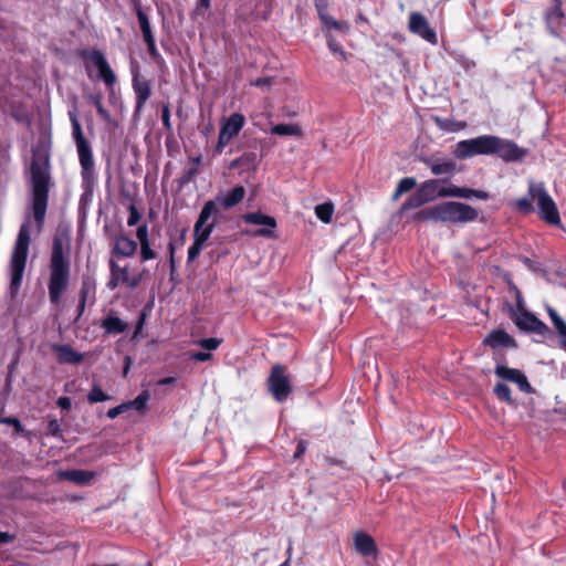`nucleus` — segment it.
<instances>
[{"label": "nucleus", "mask_w": 566, "mask_h": 566, "mask_svg": "<svg viewBox=\"0 0 566 566\" xmlns=\"http://www.w3.org/2000/svg\"><path fill=\"white\" fill-rule=\"evenodd\" d=\"M71 282V260L63 240L54 237L49 262L48 291L51 304L57 305Z\"/></svg>", "instance_id": "f257e3e1"}, {"label": "nucleus", "mask_w": 566, "mask_h": 566, "mask_svg": "<svg viewBox=\"0 0 566 566\" xmlns=\"http://www.w3.org/2000/svg\"><path fill=\"white\" fill-rule=\"evenodd\" d=\"M30 175L33 217L41 228L45 219L51 186L50 158L48 155H33L30 165Z\"/></svg>", "instance_id": "f03ea898"}, {"label": "nucleus", "mask_w": 566, "mask_h": 566, "mask_svg": "<svg viewBox=\"0 0 566 566\" xmlns=\"http://www.w3.org/2000/svg\"><path fill=\"white\" fill-rule=\"evenodd\" d=\"M478 216V210L467 203L446 201L419 211L417 218L421 221L467 223L474 221Z\"/></svg>", "instance_id": "7ed1b4c3"}, {"label": "nucleus", "mask_w": 566, "mask_h": 566, "mask_svg": "<svg viewBox=\"0 0 566 566\" xmlns=\"http://www.w3.org/2000/svg\"><path fill=\"white\" fill-rule=\"evenodd\" d=\"M72 135L76 144L78 160L81 165L82 187L85 193H92L96 185V171L93 153L88 140L85 138L82 126L75 114L70 113Z\"/></svg>", "instance_id": "20e7f679"}, {"label": "nucleus", "mask_w": 566, "mask_h": 566, "mask_svg": "<svg viewBox=\"0 0 566 566\" xmlns=\"http://www.w3.org/2000/svg\"><path fill=\"white\" fill-rule=\"evenodd\" d=\"M30 245V232L28 224L20 227L18 238L10 260V293L14 296L22 283Z\"/></svg>", "instance_id": "39448f33"}, {"label": "nucleus", "mask_w": 566, "mask_h": 566, "mask_svg": "<svg viewBox=\"0 0 566 566\" xmlns=\"http://www.w3.org/2000/svg\"><path fill=\"white\" fill-rule=\"evenodd\" d=\"M216 212L214 202L207 201L199 214L195 224V243L188 251L189 260H195L202 250L203 243L207 241L214 227V220L209 222V219Z\"/></svg>", "instance_id": "423d86ee"}, {"label": "nucleus", "mask_w": 566, "mask_h": 566, "mask_svg": "<svg viewBox=\"0 0 566 566\" xmlns=\"http://www.w3.org/2000/svg\"><path fill=\"white\" fill-rule=\"evenodd\" d=\"M528 195L533 200L537 201L541 218L549 224H559L560 217L558 209L545 189L543 182L530 181Z\"/></svg>", "instance_id": "0eeeda50"}, {"label": "nucleus", "mask_w": 566, "mask_h": 566, "mask_svg": "<svg viewBox=\"0 0 566 566\" xmlns=\"http://www.w3.org/2000/svg\"><path fill=\"white\" fill-rule=\"evenodd\" d=\"M493 135L461 140L455 145L453 155L458 159H467L476 155H492Z\"/></svg>", "instance_id": "6e6552de"}, {"label": "nucleus", "mask_w": 566, "mask_h": 566, "mask_svg": "<svg viewBox=\"0 0 566 566\" xmlns=\"http://www.w3.org/2000/svg\"><path fill=\"white\" fill-rule=\"evenodd\" d=\"M269 390L273 397L282 402L287 399L291 394V384L289 377L285 375L284 367L274 366L269 378Z\"/></svg>", "instance_id": "1a4fd4ad"}, {"label": "nucleus", "mask_w": 566, "mask_h": 566, "mask_svg": "<svg viewBox=\"0 0 566 566\" xmlns=\"http://www.w3.org/2000/svg\"><path fill=\"white\" fill-rule=\"evenodd\" d=\"M245 118L240 113H233L222 125L218 138L217 150L221 151L244 126Z\"/></svg>", "instance_id": "9d476101"}, {"label": "nucleus", "mask_w": 566, "mask_h": 566, "mask_svg": "<svg viewBox=\"0 0 566 566\" xmlns=\"http://www.w3.org/2000/svg\"><path fill=\"white\" fill-rule=\"evenodd\" d=\"M513 319L520 329L532 332L538 335H546L549 332L547 325L537 318L533 313L526 311L525 307L516 310Z\"/></svg>", "instance_id": "9b49d317"}, {"label": "nucleus", "mask_w": 566, "mask_h": 566, "mask_svg": "<svg viewBox=\"0 0 566 566\" xmlns=\"http://www.w3.org/2000/svg\"><path fill=\"white\" fill-rule=\"evenodd\" d=\"M492 155H499L505 161H517L525 157L526 151L520 148L515 143L494 136Z\"/></svg>", "instance_id": "f8f14e48"}, {"label": "nucleus", "mask_w": 566, "mask_h": 566, "mask_svg": "<svg viewBox=\"0 0 566 566\" xmlns=\"http://www.w3.org/2000/svg\"><path fill=\"white\" fill-rule=\"evenodd\" d=\"M82 56L88 59L97 67L99 77L107 86L115 84L116 75L99 50L84 51Z\"/></svg>", "instance_id": "ddd939ff"}, {"label": "nucleus", "mask_w": 566, "mask_h": 566, "mask_svg": "<svg viewBox=\"0 0 566 566\" xmlns=\"http://www.w3.org/2000/svg\"><path fill=\"white\" fill-rule=\"evenodd\" d=\"M495 375L504 380L514 382L517 385L518 389L526 394H532L533 388L527 380V377L523 371L515 368H510L507 366L497 365L494 370Z\"/></svg>", "instance_id": "4468645a"}, {"label": "nucleus", "mask_w": 566, "mask_h": 566, "mask_svg": "<svg viewBox=\"0 0 566 566\" xmlns=\"http://www.w3.org/2000/svg\"><path fill=\"white\" fill-rule=\"evenodd\" d=\"M409 30L430 43L437 42V34L430 28L427 19L419 12H412L409 17Z\"/></svg>", "instance_id": "2eb2a0df"}, {"label": "nucleus", "mask_w": 566, "mask_h": 566, "mask_svg": "<svg viewBox=\"0 0 566 566\" xmlns=\"http://www.w3.org/2000/svg\"><path fill=\"white\" fill-rule=\"evenodd\" d=\"M443 184L444 180L442 179H429L423 181L418 189L426 202H430L437 198L449 197V195H447V192H449V186H443Z\"/></svg>", "instance_id": "dca6fc26"}, {"label": "nucleus", "mask_w": 566, "mask_h": 566, "mask_svg": "<svg viewBox=\"0 0 566 566\" xmlns=\"http://www.w3.org/2000/svg\"><path fill=\"white\" fill-rule=\"evenodd\" d=\"M244 222L255 226H263L264 228L258 230L255 235L272 237L273 231L276 228V220L261 212L247 213L243 217Z\"/></svg>", "instance_id": "f3484780"}, {"label": "nucleus", "mask_w": 566, "mask_h": 566, "mask_svg": "<svg viewBox=\"0 0 566 566\" xmlns=\"http://www.w3.org/2000/svg\"><path fill=\"white\" fill-rule=\"evenodd\" d=\"M133 88L136 94L135 113L138 114L143 109L147 99L150 97L151 84L148 80L140 76L139 73H134Z\"/></svg>", "instance_id": "a211bd4d"}, {"label": "nucleus", "mask_w": 566, "mask_h": 566, "mask_svg": "<svg viewBox=\"0 0 566 566\" xmlns=\"http://www.w3.org/2000/svg\"><path fill=\"white\" fill-rule=\"evenodd\" d=\"M245 196V189L242 186L234 187L231 191L223 196H218L214 200H211L214 202L216 212L212 214V217H217L219 213L218 206L230 209L238 203H240Z\"/></svg>", "instance_id": "6ab92c4d"}, {"label": "nucleus", "mask_w": 566, "mask_h": 566, "mask_svg": "<svg viewBox=\"0 0 566 566\" xmlns=\"http://www.w3.org/2000/svg\"><path fill=\"white\" fill-rule=\"evenodd\" d=\"M136 14L139 23L140 31L143 33L144 41L147 45V50L150 55H157L156 43L151 31L150 22L146 12L138 6Z\"/></svg>", "instance_id": "aec40b11"}, {"label": "nucleus", "mask_w": 566, "mask_h": 566, "mask_svg": "<svg viewBox=\"0 0 566 566\" xmlns=\"http://www.w3.org/2000/svg\"><path fill=\"white\" fill-rule=\"evenodd\" d=\"M52 350L56 355L60 364H80L83 360V355L74 350L70 345H52Z\"/></svg>", "instance_id": "412c9836"}, {"label": "nucleus", "mask_w": 566, "mask_h": 566, "mask_svg": "<svg viewBox=\"0 0 566 566\" xmlns=\"http://www.w3.org/2000/svg\"><path fill=\"white\" fill-rule=\"evenodd\" d=\"M355 549L363 556H371L377 553V546L374 538L364 532H357L354 535Z\"/></svg>", "instance_id": "4be33fe9"}, {"label": "nucleus", "mask_w": 566, "mask_h": 566, "mask_svg": "<svg viewBox=\"0 0 566 566\" xmlns=\"http://www.w3.org/2000/svg\"><path fill=\"white\" fill-rule=\"evenodd\" d=\"M447 195H449L450 198L463 199L476 198L480 200H488L490 198L489 192L484 190L458 187L454 185H449V192H447Z\"/></svg>", "instance_id": "5701e85b"}, {"label": "nucleus", "mask_w": 566, "mask_h": 566, "mask_svg": "<svg viewBox=\"0 0 566 566\" xmlns=\"http://www.w3.org/2000/svg\"><path fill=\"white\" fill-rule=\"evenodd\" d=\"M137 250V243L123 234H118L114 239L113 254L116 256H132Z\"/></svg>", "instance_id": "b1692460"}, {"label": "nucleus", "mask_w": 566, "mask_h": 566, "mask_svg": "<svg viewBox=\"0 0 566 566\" xmlns=\"http://www.w3.org/2000/svg\"><path fill=\"white\" fill-rule=\"evenodd\" d=\"M96 282L93 277L84 275L80 289L78 300L88 302V305H93L96 301Z\"/></svg>", "instance_id": "393cba45"}, {"label": "nucleus", "mask_w": 566, "mask_h": 566, "mask_svg": "<svg viewBox=\"0 0 566 566\" xmlns=\"http://www.w3.org/2000/svg\"><path fill=\"white\" fill-rule=\"evenodd\" d=\"M513 343L512 337L503 329L491 332L484 339V344L492 348L507 347Z\"/></svg>", "instance_id": "a878e982"}, {"label": "nucleus", "mask_w": 566, "mask_h": 566, "mask_svg": "<svg viewBox=\"0 0 566 566\" xmlns=\"http://www.w3.org/2000/svg\"><path fill=\"white\" fill-rule=\"evenodd\" d=\"M101 326L105 329L106 334L112 335L122 334L128 328V325L125 322L114 315H108L104 318Z\"/></svg>", "instance_id": "bb28decb"}, {"label": "nucleus", "mask_w": 566, "mask_h": 566, "mask_svg": "<svg viewBox=\"0 0 566 566\" xmlns=\"http://www.w3.org/2000/svg\"><path fill=\"white\" fill-rule=\"evenodd\" d=\"M161 120L164 126L169 130V134L166 138V147L169 156L174 157V154L177 153V143L174 139L172 135V128L170 124V112L168 106H164L163 114H161Z\"/></svg>", "instance_id": "cd10ccee"}, {"label": "nucleus", "mask_w": 566, "mask_h": 566, "mask_svg": "<svg viewBox=\"0 0 566 566\" xmlns=\"http://www.w3.org/2000/svg\"><path fill=\"white\" fill-rule=\"evenodd\" d=\"M547 313L559 335L560 345L566 349V323L553 307L547 306Z\"/></svg>", "instance_id": "c85d7f7f"}, {"label": "nucleus", "mask_w": 566, "mask_h": 566, "mask_svg": "<svg viewBox=\"0 0 566 566\" xmlns=\"http://www.w3.org/2000/svg\"><path fill=\"white\" fill-rule=\"evenodd\" d=\"M547 313L559 335L560 345L566 349V323L553 307L547 306Z\"/></svg>", "instance_id": "c756f323"}, {"label": "nucleus", "mask_w": 566, "mask_h": 566, "mask_svg": "<svg viewBox=\"0 0 566 566\" xmlns=\"http://www.w3.org/2000/svg\"><path fill=\"white\" fill-rule=\"evenodd\" d=\"M430 170L436 176L448 175L453 176L457 172V164L452 160H446L441 163L429 161Z\"/></svg>", "instance_id": "7c9ffc66"}, {"label": "nucleus", "mask_w": 566, "mask_h": 566, "mask_svg": "<svg viewBox=\"0 0 566 566\" xmlns=\"http://www.w3.org/2000/svg\"><path fill=\"white\" fill-rule=\"evenodd\" d=\"M150 399V394L148 390H143L139 395L129 401H126L127 410L135 409L140 415H145L147 412V402Z\"/></svg>", "instance_id": "2f4dec72"}, {"label": "nucleus", "mask_w": 566, "mask_h": 566, "mask_svg": "<svg viewBox=\"0 0 566 566\" xmlns=\"http://www.w3.org/2000/svg\"><path fill=\"white\" fill-rule=\"evenodd\" d=\"M271 133L277 136H297L301 137L303 132L298 124H277L271 128Z\"/></svg>", "instance_id": "473e14b6"}, {"label": "nucleus", "mask_w": 566, "mask_h": 566, "mask_svg": "<svg viewBox=\"0 0 566 566\" xmlns=\"http://www.w3.org/2000/svg\"><path fill=\"white\" fill-rule=\"evenodd\" d=\"M111 274L112 279L108 283V286L114 289L117 286L118 282L127 283L128 282V271L126 268H120L114 261H111Z\"/></svg>", "instance_id": "72a5a7b5"}, {"label": "nucleus", "mask_w": 566, "mask_h": 566, "mask_svg": "<svg viewBox=\"0 0 566 566\" xmlns=\"http://www.w3.org/2000/svg\"><path fill=\"white\" fill-rule=\"evenodd\" d=\"M93 472L86 470H69L63 473V476L76 484H85L93 479Z\"/></svg>", "instance_id": "f704fd0d"}, {"label": "nucleus", "mask_w": 566, "mask_h": 566, "mask_svg": "<svg viewBox=\"0 0 566 566\" xmlns=\"http://www.w3.org/2000/svg\"><path fill=\"white\" fill-rule=\"evenodd\" d=\"M321 20L328 32L332 30H336L340 33H347L349 31L348 23L343 21H336L333 17L328 14L321 13Z\"/></svg>", "instance_id": "c9c22d12"}, {"label": "nucleus", "mask_w": 566, "mask_h": 566, "mask_svg": "<svg viewBox=\"0 0 566 566\" xmlns=\"http://www.w3.org/2000/svg\"><path fill=\"white\" fill-rule=\"evenodd\" d=\"M417 185V181L415 178L412 177H406V178H402L397 188H396V191L394 192L392 195V200H398L400 198V196L407 191H410L411 189H413Z\"/></svg>", "instance_id": "e433bc0d"}, {"label": "nucleus", "mask_w": 566, "mask_h": 566, "mask_svg": "<svg viewBox=\"0 0 566 566\" xmlns=\"http://www.w3.org/2000/svg\"><path fill=\"white\" fill-rule=\"evenodd\" d=\"M334 212V206L331 202H325L315 207L316 217L324 223H329Z\"/></svg>", "instance_id": "4c0bfd02"}, {"label": "nucleus", "mask_w": 566, "mask_h": 566, "mask_svg": "<svg viewBox=\"0 0 566 566\" xmlns=\"http://www.w3.org/2000/svg\"><path fill=\"white\" fill-rule=\"evenodd\" d=\"M493 391L500 400L505 401L509 405H515V401L511 395V389L507 385L497 382Z\"/></svg>", "instance_id": "58836bf2"}, {"label": "nucleus", "mask_w": 566, "mask_h": 566, "mask_svg": "<svg viewBox=\"0 0 566 566\" xmlns=\"http://www.w3.org/2000/svg\"><path fill=\"white\" fill-rule=\"evenodd\" d=\"M563 15L562 3L559 0H555L553 8L546 14L547 23L549 25H558Z\"/></svg>", "instance_id": "ea45409f"}, {"label": "nucleus", "mask_w": 566, "mask_h": 566, "mask_svg": "<svg viewBox=\"0 0 566 566\" xmlns=\"http://www.w3.org/2000/svg\"><path fill=\"white\" fill-rule=\"evenodd\" d=\"M427 203L419 189L410 196L402 205L401 210H411Z\"/></svg>", "instance_id": "a19ab883"}, {"label": "nucleus", "mask_w": 566, "mask_h": 566, "mask_svg": "<svg viewBox=\"0 0 566 566\" xmlns=\"http://www.w3.org/2000/svg\"><path fill=\"white\" fill-rule=\"evenodd\" d=\"M90 101L91 103L95 106L96 108V112L98 114V116L108 122L111 119V114L104 107L103 105V98L99 94H95V95H91L90 96Z\"/></svg>", "instance_id": "79ce46f5"}, {"label": "nucleus", "mask_w": 566, "mask_h": 566, "mask_svg": "<svg viewBox=\"0 0 566 566\" xmlns=\"http://www.w3.org/2000/svg\"><path fill=\"white\" fill-rule=\"evenodd\" d=\"M109 399V396L103 391V389L95 385L92 387L91 391L87 395V401L90 403L103 402Z\"/></svg>", "instance_id": "37998d69"}, {"label": "nucleus", "mask_w": 566, "mask_h": 566, "mask_svg": "<svg viewBox=\"0 0 566 566\" xmlns=\"http://www.w3.org/2000/svg\"><path fill=\"white\" fill-rule=\"evenodd\" d=\"M0 423L11 426L17 434L25 436V429L15 417H3L0 415Z\"/></svg>", "instance_id": "c03bdc74"}, {"label": "nucleus", "mask_w": 566, "mask_h": 566, "mask_svg": "<svg viewBox=\"0 0 566 566\" xmlns=\"http://www.w3.org/2000/svg\"><path fill=\"white\" fill-rule=\"evenodd\" d=\"M222 343L221 338L217 337H210V338H203L195 342V344L199 345L203 349H206L208 353L211 350H216Z\"/></svg>", "instance_id": "a18cd8bd"}, {"label": "nucleus", "mask_w": 566, "mask_h": 566, "mask_svg": "<svg viewBox=\"0 0 566 566\" xmlns=\"http://www.w3.org/2000/svg\"><path fill=\"white\" fill-rule=\"evenodd\" d=\"M237 163L242 166H248V167L254 168L259 164V158L255 153H245L238 160H235L233 163V165H235Z\"/></svg>", "instance_id": "49530a36"}, {"label": "nucleus", "mask_w": 566, "mask_h": 566, "mask_svg": "<svg viewBox=\"0 0 566 566\" xmlns=\"http://www.w3.org/2000/svg\"><path fill=\"white\" fill-rule=\"evenodd\" d=\"M48 434L54 438L63 437V431L57 419H52L48 422Z\"/></svg>", "instance_id": "de8ad7c7"}, {"label": "nucleus", "mask_w": 566, "mask_h": 566, "mask_svg": "<svg viewBox=\"0 0 566 566\" xmlns=\"http://www.w3.org/2000/svg\"><path fill=\"white\" fill-rule=\"evenodd\" d=\"M128 212H129V216L127 219V224L129 227L136 226L142 219V214H140L139 210L137 209V207L134 203H130L128 207Z\"/></svg>", "instance_id": "09e8293b"}, {"label": "nucleus", "mask_w": 566, "mask_h": 566, "mask_svg": "<svg viewBox=\"0 0 566 566\" xmlns=\"http://www.w3.org/2000/svg\"><path fill=\"white\" fill-rule=\"evenodd\" d=\"M189 359L196 361H208L212 358V354L208 352H189L185 354Z\"/></svg>", "instance_id": "8fccbe9b"}, {"label": "nucleus", "mask_w": 566, "mask_h": 566, "mask_svg": "<svg viewBox=\"0 0 566 566\" xmlns=\"http://www.w3.org/2000/svg\"><path fill=\"white\" fill-rule=\"evenodd\" d=\"M531 200H533L531 197L530 198H521V199L516 200L515 206L520 211L530 213L533 211V206H532Z\"/></svg>", "instance_id": "3c124183"}, {"label": "nucleus", "mask_w": 566, "mask_h": 566, "mask_svg": "<svg viewBox=\"0 0 566 566\" xmlns=\"http://www.w3.org/2000/svg\"><path fill=\"white\" fill-rule=\"evenodd\" d=\"M509 291L514 296V298L516 301V310H521L522 307H524V301H523V297H522V294H521V291L518 290V287L516 285H514L513 283H510Z\"/></svg>", "instance_id": "603ef678"}, {"label": "nucleus", "mask_w": 566, "mask_h": 566, "mask_svg": "<svg viewBox=\"0 0 566 566\" xmlns=\"http://www.w3.org/2000/svg\"><path fill=\"white\" fill-rule=\"evenodd\" d=\"M126 411H128L127 410V405H126V402H123V403H120V405H118L116 407H113V408L108 409L106 416L109 419H115L116 417H118L119 415H122V413H124Z\"/></svg>", "instance_id": "864d4df0"}, {"label": "nucleus", "mask_w": 566, "mask_h": 566, "mask_svg": "<svg viewBox=\"0 0 566 566\" xmlns=\"http://www.w3.org/2000/svg\"><path fill=\"white\" fill-rule=\"evenodd\" d=\"M140 256L143 261L151 260L155 258V252L150 249L149 242L140 244Z\"/></svg>", "instance_id": "5fc2aeb1"}, {"label": "nucleus", "mask_w": 566, "mask_h": 566, "mask_svg": "<svg viewBox=\"0 0 566 566\" xmlns=\"http://www.w3.org/2000/svg\"><path fill=\"white\" fill-rule=\"evenodd\" d=\"M136 235H137L140 244H143V242H145V243L149 242L147 224L139 226L137 228Z\"/></svg>", "instance_id": "6e6d98bb"}, {"label": "nucleus", "mask_w": 566, "mask_h": 566, "mask_svg": "<svg viewBox=\"0 0 566 566\" xmlns=\"http://www.w3.org/2000/svg\"><path fill=\"white\" fill-rule=\"evenodd\" d=\"M199 163H200V157H196L191 167L189 168L187 175L182 178V182L189 181L192 178V176L196 175L197 166L199 165Z\"/></svg>", "instance_id": "4d7b16f0"}, {"label": "nucleus", "mask_w": 566, "mask_h": 566, "mask_svg": "<svg viewBox=\"0 0 566 566\" xmlns=\"http://www.w3.org/2000/svg\"><path fill=\"white\" fill-rule=\"evenodd\" d=\"M169 253H170V268H171V280H174L175 271H176V260H175V244L172 241L169 242Z\"/></svg>", "instance_id": "13d9d810"}, {"label": "nucleus", "mask_w": 566, "mask_h": 566, "mask_svg": "<svg viewBox=\"0 0 566 566\" xmlns=\"http://www.w3.org/2000/svg\"><path fill=\"white\" fill-rule=\"evenodd\" d=\"M56 405L62 409V410H70L71 407H72V400L70 397H66V396H63V397H60L56 401Z\"/></svg>", "instance_id": "bf43d9fd"}, {"label": "nucleus", "mask_w": 566, "mask_h": 566, "mask_svg": "<svg viewBox=\"0 0 566 566\" xmlns=\"http://www.w3.org/2000/svg\"><path fill=\"white\" fill-rule=\"evenodd\" d=\"M327 43H328L329 49L334 53H339V54L344 55V52L342 51L340 46L335 42L334 38L329 33L327 34Z\"/></svg>", "instance_id": "052dcab7"}, {"label": "nucleus", "mask_w": 566, "mask_h": 566, "mask_svg": "<svg viewBox=\"0 0 566 566\" xmlns=\"http://www.w3.org/2000/svg\"><path fill=\"white\" fill-rule=\"evenodd\" d=\"M87 304H88V302L78 300L77 310H76L77 315H76L74 322H77L82 317V315L85 312V307H86Z\"/></svg>", "instance_id": "680f3d73"}, {"label": "nucleus", "mask_w": 566, "mask_h": 566, "mask_svg": "<svg viewBox=\"0 0 566 566\" xmlns=\"http://www.w3.org/2000/svg\"><path fill=\"white\" fill-rule=\"evenodd\" d=\"M306 451V444L304 441H300L294 453V459H300Z\"/></svg>", "instance_id": "e2e57ef3"}, {"label": "nucleus", "mask_w": 566, "mask_h": 566, "mask_svg": "<svg viewBox=\"0 0 566 566\" xmlns=\"http://www.w3.org/2000/svg\"><path fill=\"white\" fill-rule=\"evenodd\" d=\"M15 539L13 534L8 532H0V543H12Z\"/></svg>", "instance_id": "0e129e2a"}, {"label": "nucleus", "mask_w": 566, "mask_h": 566, "mask_svg": "<svg viewBox=\"0 0 566 566\" xmlns=\"http://www.w3.org/2000/svg\"><path fill=\"white\" fill-rule=\"evenodd\" d=\"M252 85L259 86V87L268 86V85H270V78H268V77L258 78V80L252 82Z\"/></svg>", "instance_id": "69168bd1"}, {"label": "nucleus", "mask_w": 566, "mask_h": 566, "mask_svg": "<svg viewBox=\"0 0 566 566\" xmlns=\"http://www.w3.org/2000/svg\"><path fill=\"white\" fill-rule=\"evenodd\" d=\"M175 380H176L175 377H165V378L159 379L157 381V385L158 386H165V385L175 382Z\"/></svg>", "instance_id": "338daca9"}, {"label": "nucleus", "mask_w": 566, "mask_h": 566, "mask_svg": "<svg viewBox=\"0 0 566 566\" xmlns=\"http://www.w3.org/2000/svg\"><path fill=\"white\" fill-rule=\"evenodd\" d=\"M88 566H119V564H117V563H111V564H97V563H93V564H90Z\"/></svg>", "instance_id": "774afa93"}]
</instances>
